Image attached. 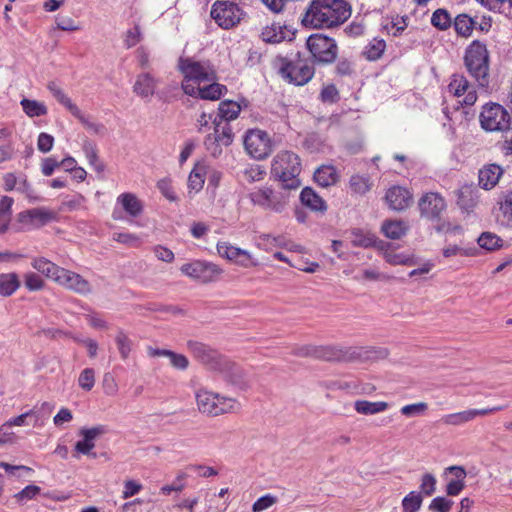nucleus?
Segmentation results:
<instances>
[{
	"mask_svg": "<svg viewBox=\"0 0 512 512\" xmlns=\"http://www.w3.org/2000/svg\"><path fill=\"white\" fill-rule=\"evenodd\" d=\"M446 471L454 476L446 485V493L449 496H457L465 488L466 471L462 466H450Z\"/></svg>",
	"mask_w": 512,
	"mask_h": 512,
	"instance_id": "obj_26",
	"label": "nucleus"
},
{
	"mask_svg": "<svg viewBox=\"0 0 512 512\" xmlns=\"http://www.w3.org/2000/svg\"><path fill=\"white\" fill-rule=\"evenodd\" d=\"M431 23L440 30H446L451 26L452 20L445 9H437L432 14Z\"/></svg>",
	"mask_w": 512,
	"mask_h": 512,
	"instance_id": "obj_52",
	"label": "nucleus"
},
{
	"mask_svg": "<svg viewBox=\"0 0 512 512\" xmlns=\"http://www.w3.org/2000/svg\"><path fill=\"white\" fill-rule=\"evenodd\" d=\"M47 89L53 95V97L62 104L74 117L80 121L84 120V115L78 106L72 102L70 97L64 92V90L55 81H50L47 84Z\"/></svg>",
	"mask_w": 512,
	"mask_h": 512,
	"instance_id": "obj_22",
	"label": "nucleus"
},
{
	"mask_svg": "<svg viewBox=\"0 0 512 512\" xmlns=\"http://www.w3.org/2000/svg\"><path fill=\"white\" fill-rule=\"evenodd\" d=\"M79 386L85 390L90 391L95 385V372L92 368H85L78 378Z\"/></svg>",
	"mask_w": 512,
	"mask_h": 512,
	"instance_id": "obj_56",
	"label": "nucleus"
},
{
	"mask_svg": "<svg viewBox=\"0 0 512 512\" xmlns=\"http://www.w3.org/2000/svg\"><path fill=\"white\" fill-rule=\"evenodd\" d=\"M56 219V212L44 208H32L17 214L13 229L16 232L40 228Z\"/></svg>",
	"mask_w": 512,
	"mask_h": 512,
	"instance_id": "obj_8",
	"label": "nucleus"
},
{
	"mask_svg": "<svg viewBox=\"0 0 512 512\" xmlns=\"http://www.w3.org/2000/svg\"><path fill=\"white\" fill-rule=\"evenodd\" d=\"M13 203V198L9 196L0 199V235L9 230Z\"/></svg>",
	"mask_w": 512,
	"mask_h": 512,
	"instance_id": "obj_36",
	"label": "nucleus"
},
{
	"mask_svg": "<svg viewBox=\"0 0 512 512\" xmlns=\"http://www.w3.org/2000/svg\"><path fill=\"white\" fill-rule=\"evenodd\" d=\"M277 501V498L271 494H266L259 499H257L252 505L253 512H262L272 505H274Z\"/></svg>",
	"mask_w": 512,
	"mask_h": 512,
	"instance_id": "obj_60",
	"label": "nucleus"
},
{
	"mask_svg": "<svg viewBox=\"0 0 512 512\" xmlns=\"http://www.w3.org/2000/svg\"><path fill=\"white\" fill-rule=\"evenodd\" d=\"M428 410V404L426 402H417L413 404H407L401 407L400 412L406 417H413L422 415Z\"/></svg>",
	"mask_w": 512,
	"mask_h": 512,
	"instance_id": "obj_55",
	"label": "nucleus"
},
{
	"mask_svg": "<svg viewBox=\"0 0 512 512\" xmlns=\"http://www.w3.org/2000/svg\"><path fill=\"white\" fill-rule=\"evenodd\" d=\"M20 286L17 274L7 273L0 275V294L3 296L12 295Z\"/></svg>",
	"mask_w": 512,
	"mask_h": 512,
	"instance_id": "obj_44",
	"label": "nucleus"
},
{
	"mask_svg": "<svg viewBox=\"0 0 512 512\" xmlns=\"http://www.w3.org/2000/svg\"><path fill=\"white\" fill-rule=\"evenodd\" d=\"M187 347L193 356L210 370H222L224 359L215 350L197 341H188Z\"/></svg>",
	"mask_w": 512,
	"mask_h": 512,
	"instance_id": "obj_15",
	"label": "nucleus"
},
{
	"mask_svg": "<svg viewBox=\"0 0 512 512\" xmlns=\"http://www.w3.org/2000/svg\"><path fill=\"white\" fill-rule=\"evenodd\" d=\"M475 21L467 14H459L453 22L457 35L461 37H469L474 29Z\"/></svg>",
	"mask_w": 512,
	"mask_h": 512,
	"instance_id": "obj_42",
	"label": "nucleus"
},
{
	"mask_svg": "<svg viewBox=\"0 0 512 512\" xmlns=\"http://www.w3.org/2000/svg\"><path fill=\"white\" fill-rule=\"evenodd\" d=\"M448 90L455 97L464 96L463 100L460 102L462 105L472 106L478 99L474 86L470 84L464 75L461 74H454L452 76L448 85Z\"/></svg>",
	"mask_w": 512,
	"mask_h": 512,
	"instance_id": "obj_16",
	"label": "nucleus"
},
{
	"mask_svg": "<svg viewBox=\"0 0 512 512\" xmlns=\"http://www.w3.org/2000/svg\"><path fill=\"white\" fill-rule=\"evenodd\" d=\"M20 105L26 115L30 118L44 116L48 112L46 105L37 100L24 98L21 100Z\"/></svg>",
	"mask_w": 512,
	"mask_h": 512,
	"instance_id": "obj_43",
	"label": "nucleus"
},
{
	"mask_svg": "<svg viewBox=\"0 0 512 512\" xmlns=\"http://www.w3.org/2000/svg\"><path fill=\"white\" fill-rule=\"evenodd\" d=\"M503 169L496 164L484 166L479 171V185L485 190H490L499 182Z\"/></svg>",
	"mask_w": 512,
	"mask_h": 512,
	"instance_id": "obj_24",
	"label": "nucleus"
},
{
	"mask_svg": "<svg viewBox=\"0 0 512 512\" xmlns=\"http://www.w3.org/2000/svg\"><path fill=\"white\" fill-rule=\"evenodd\" d=\"M207 167L204 163H197L188 177L189 194L198 193L204 185Z\"/></svg>",
	"mask_w": 512,
	"mask_h": 512,
	"instance_id": "obj_31",
	"label": "nucleus"
},
{
	"mask_svg": "<svg viewBox=\"0 0 512 512\" xmlns=\"http://www.w3.org/2000/svg\"><path fill=\"white\" fill-rule=\"evenodd\" d=\"M155 311L159 312L162 316L165 317H175V318H182V317H191L187 311L184 309L178 307V306H171V305H159L155 307Z\"/></svg>",
	"mask_w": 512,
	"mask_h": 512,
	"instance_id": "obj_53",
	"label": "nucleus"
},
{
	"mask_svg": "<svg viewBox=\"0 0 512 512\" xmlns=\"http://www.w3.org/2000/svg\"><path fill=\"white\" fill-rule=\"evenodd\" d=\"M158 80L150 73H141L137 76L133 86V92L142 97H151L157 88Z\"/></svg>",
	"mask_w": 512,
	"mask_h": 512,
	"instance_id": "obj_23",
	"label": "nucleus"
},
{
	"mask_svg": "<svg viewBox=\"0 0 512 512\" xmlns=\"http://www.w3.org/2000/svg\"><path fill=\"white\" fill-rule=\"evenodd\" d=\"M408 227L401 220H386L381 226L382 233L389 239H400L407 233Z\"/></svg>",
	"mask_w": 512,
	"mask_h": 512,
	"instance_id": "obj_35",
	"label": "nucleus"
},
{
	"mask_svg": "<svg viewBox=\"0 0 512 512\" xmlns=\"http://www.w3.org/2000/svg\"><path fill=\"white\" fill-rule=\"evenodd\" d=\"M31 265L35 270L42 273L48 279H51L55 283L56 277H58V275H60V271L63 270L62 267L56 265L55 263L51 262L50 260L44 257L34 258Z\"/></svg>",
	"mask_w": 512,
	"mask_h": 512,
	"instance_id": "obj_30",
	"label": "nucleus"
},
{
	"mask_svg": "<svg viewBox=\"0 0 512 512\" xmlns=\"http://www.w3.org/2000/svg\"><path fill=\"white\" fill-rule=\"evenodd\" d=\"M195 400L198 411L212 417L235 413L241 408L240 403L235 398L215 393L206 388L196 390Z\"/></svg>",
	"mask_w": 512,
	"mask_h": 512,
	"instance_id": "obj_5",
	"label": "nucleus"
},
{
	"mask_svg": "<svg viewBox=\"0 0 512 512\" xmlns=\"http://www.w3.org/2000/svg\"><path fill=\"white\" fill-rule=\"evenodd\" d=\"M101 386L104 394L109 397L116 396L119 391L118 383L111 373L103 375Z\"/></svg>",
	"mask_w": 512,
	"mask_h": 512,
	"instance_id": "obj_54",
	"label": "nucleus"
},
{
	"mask_svg": "<svg viewBox=\"0 0 512 512\" xmlns=\"http://www.w3.org/2000/svg\"><path fill=\"white\" fill-rule=\"evenodd\" d=\"M464 66L481 88L489 86L490 56L487 46L479 40L472 41L464 54Z\"/></svg>",
	"mask_w": 512,
	"mask_h": 512,
	"instance_id": "obj_2",
	"label": "nucleus"
},
{
	"mask_svg": "<svg viewBox=\"0 0 512 512\" xmlns=\"http://www.w3.org/2000/svg\"><path fill=\"white\" fill-rule=\"evenodd\" d=\"M306 45L315 61L332 63L337 56L336 42L327 36L314 34L307 38Z\"/></svg>",
	"mask_w": 512,
	"mask_h": 512,
	"instance_id": "obj_12",
	"label": "nucleus"
},
{
	"mask_svg": "<svg viewBox=\"0 0 512 512\" xmlns=\"http://www.w3.org/2000/svg\"><path fill=\"white\" fill-rule=\"evenodd\" d=\"M147 353L150 357H168L171 365L178 370H186L189 366V361L185 355L171 350L149 347Z\"/></svg>",
	"mask_w": 512,
	"mask_h": 512,
	"instance_id": "obj_28",
	"label": "nucleus"
},
{
	"mask_svg": "<svg viewBox=\"0 0 512 512\" xmlns=\"http://www.w3.org/2000/svg\"><path fill=\"white\" fill-rule=\"evenodd\" d=\"M440 421L443 425L446 426H461L472 420L470 417L469 410H464L460 412L443 415Z\"/></svg>",
	"mask_w": 512,
	"mask_h": 512,
	"instance_id": "obj_48",
	"label": "nucleus"
},
{
	"mask_svg": "<svg viewBox=\"0 0 512 512\" xmlns=\"http://www.w3.org/2000/svg\"><path fill=\"white\" fill-rule=\"evenodd\" d=\"M210 84L205 87H197V93L201 99H207V100H217L219 99L222 94L225 87L223 85H220L218 83L209 82Z\"/></svg>",
	"mask_w": 512,
	"mask_h": 512,
	"instance_id": "obj_47",
	"label": "nucleus"
},
{
	"mask_svg": "<svg viewBox=\"0 0 512 512\" xmlns=\"http://www.w3.org/2000/svg\"><path fill=\"white\" fill-rule=\"evenodd\" d=\"M314 73L313 65L299 56L295 60H284L280 68L281 76L289 83L297 86L308 83L313 78Z\"/></svg>",
	"mask_w": 512,
	"mask_h": 512,
	"instance_id": "obj_9",
	"label": "nucleus"
},
{
	"mask_svg": "<svg viewBox=\"0 0 512 512\" xmlns=\"http://www.w3.org/2000/svg\"><path fill=\"white\" fill-rule=\"evenodd\" d=\"M83 151L86 158L89 161V164L94 167V169L101 173L104 171V165L98 159L97 148L96 145L90 141H85L83 143Z\"/></svg>",
	"mask_w": 512,
	"mask_h": 512,
	"instance_id": "obj_49",
	"label": "nucleus"
},
{
	"mask_svg": "<svg viewBox=\"0 0 512 512\" xmlns=\"http://www.w3.org/2000/svg\"><path fill=\"white\" fill-rule=\"evenodd\" d=\"M56 284L81 295H87L92 292V286L88 280L84 279L80 274L65 268L56 277Z\"/></svg>",
	"mask_w": 512,
	"mask_h": 512,
	"instance_id": "obj_18",
	"label": "nucleus"
},
{
	"mask_svg": "<svg viewBox=\"0 0 512 512\" xmlns=\"http://www.w3.org/2000/svg\"><path fill=\"white\" fill-rule=\"evenodd\" d=\"M351 243L354 247L369 248L377 246L378 241L374 234L356 228L351 231Z\"/></svg>",
	"mask_w": 512,
	"mask_h": 512,
	"instance_id": "obj_39",
	"label": "nucleus"
},
{
	"mask_svg": "<svg viewBox=\"0 0 512 512\" xmlns=\"http://www.w3.org/2000/svg\"><path fill=\"white\" fill-rule=\"evenodd\" d=\"M213 124L214 133L206 137L204 145L210 155L217 158L222 154L223 147L233 142V133L230 124L218 121L217 117H214Z\"/></svg>",
	"mask_w": 512,
	"mask_h": 512,
	"instance_id": "obj_11",
	"label": "nucleus"
},
{
	"mask_svg": "<svg viewBox=\"0 0 512 512\" xmlns=\"http://www.w3.org/2000/svg\"><path fill=\"white\" fill-rule=\"evenodd\" d=\"M349 186L353 193L364 195L370 191L372 184L369 177L355 174L350 177Z\"/></svg>",
	"mask_w": 512,
	"mask_h": 512,
	"instance_id": "obj_46",
	"label": "nucleus"
},
{
	"mask_svg": "<svg viewBox=\"0 0 512 512\" xmlns=\"http://www.w3.org/2000/svg\"><path fill=\"white\" fill-rule=\"evenodd\" d=\"M350 7L344 0H313L303 16L305 26L333 27L350 17Z\"/></svg>",
	"mask_w": 512,
	"mask_h": 512,
	"instance_id": "obj_1",
	"label": "nucleus"
},
{
	"mask_svg": "<svg viewBox=\"0 0 512 512\" xmlns=\"http://www.w3.org/2000/svg\"><path fill=\"white\" fill-rule=\"evenodd\" d=\"M314 179L322 187L331 186L338 179L337 171L331 165H323L314 172Z\"/></svg>",
	"mask_w": 512,
	"mask_h": 512,
	"instance_id": "obj_37",
	"label": "nucleus"
},
{
	"mask_svg": "<svg viewBox=\"0 0 512 512\" xmlns=\"http://www.w3.org/2000/svg\"><path fill=\"white\" fill-rule=\"evenodd\" d=\"M301 203L313 212L325 213L326 202L310 187H305L300 193Z\"/></svg>",
	"mask_w": 512,
	"mask_h": 512,
	"instance_id": "obj_27",
	"label": "nucleus"
},
{
	"mask_svg": "<svg viewBox=\"0 0 512 512\" xmlns=\"http://www.w3.org/2000/svg\"><path fill=\"white\" fill-rule=\"evenodd\" d=\"M241 10L229 2H215L211 9V17L222 28L229 29L236 25L241 19Z\"/></svg>",
	"mask_w": 512,
	"mask_h": 512,
	"instance_id": "obj_14",
	"label": "nucleus"
},
{
	"mask_svg": "<svg viewBox=\"0 0 512 512\" xmlns=\"http://www.w3.org/2000/svg\"><path fill=\"white\" fill-rule=\"evenodd\" d=\"M116 343L121 357L123 359H127L131 351V342L127 335H125L123 332L118 333L116 336Z\"/></svg>",
	"mask_w": 512,
	"mask_h": 512,
	"instance_id": "obj_62",
	"label": "nucleus"
},
{
	"mask_svg": "<svg viewBox=\"0 0 512 512\" xmlns=\"http://www.w3.org/2000/svg\"><path fill=\"white\" fill-rule=\"evenodd\" d=\"M477 203V190L469 186L462 187L458 197L459 206L466 211H470Z\"/></svg>",
	"mask_w": 512,
	"mask_h": 512,
	"instance_id": "obj_41",
	"label": "nucleus"
},
{
	"mask_svg": "<svg viewBox=\"0 0 512 512\" xmlns=\"http://www.w3.org/2000/svg\"><path fill=\"white\" fill-rule=\"evenodd\" d=\"M389 404L385 401L371 402L368 400H357L354 403V409L362 415H374L386 411Z\"/></svg>",
	"mask_w": 512,
	"mask_h": 512,
	"instance_id": "obj_33",
	"label": "nucleus"
},
{
	"mask_svg": "<svg viewBox=\"0 0 512 512\" xmlns=\"http://www.w3.org/2000/svg\"><path fill=\"white\" fill-rule=\"evenodd\" d=\"M178 69L184 77L182 89L189 96H196L197 87L201 83L212 82L216 78L213 68L207 62L196 61L189 57L179 58Z\"/></svg>",
	"mask_w": 512,
	"mask_h": 512,
	"instance_id": "obj_4",
	"label": "nucleus"
},
{
	"mask_svg": "<svg viewBox=\"0 0 512 512\" xmlns=\"http://www.w3.org/2000/svg\"><path fill=\"white\" fill-rule=\"evenodd\" d=\"M217 252L221 257L245 268L258 264L249 251L235 247L228 242H219Z\"/></svg>",
	"mask_w": 512,
	"mask_h": 512,
	"instance_id": "obj_19",
	"label": "nucleus"
},
{
	"mask_svg": "<svg viewBox=\"0 0 512 512\" xmlns=\"http://www.w3.org/2000/svg\"><path fill=\"white\" fill-rule=\"evenodd\" d=\"M420 489L424 495L431 496L436 490V478L430 473L424 474L421 479Z\"/></svg>",
	"mask_w": 512,
	"mask_h": 512,
	"instance_id": "obj_61",
	"label": "nucleus"
},
{
	"mask_svg": "<svg viewBox=\"0 0 512 512\" xmlns=\"http://www.w3.org/2000/svg\"><path fill=\"white\" fill-rule=\"evenodd\" d=\"M28 417L34 418V423H33L34 427H42L43 426V421L39 423L41 416L36 412V409H30L29 411H26L25 413H22L16 417H13V418L9 419L8 421H6L5 423H3L1 426L3 427V429L5 427L23 426L25 424V420Z\"/></svg>",
	"mask_w": 512,
	"mask_h": 512,
	"instance_id": "obj_45",
	"label": "nucleus"
},
{
	"mask_svg": "<svg viewBox=\"0 0 512 512\" xmlns=\"http://www.w3.org/2000/svg\"><path fill=\"white\" fill-rule=\"evenodd\" d=\"M25 287L30 291H39L44 288L43 279L36 273L29 272L24 275Z\"/></svg>",
	"mask_w": 512,
	"mask_h": 512,
	"instance_id": "obj_57",
	"label": "nucleus"
},
{
	"mask_svg": "<svg viewBox=\"0 0 512 512\" xmlns=\"http://www.w3.org/2000/svg\"><path fill=\"white\" fill-rule=\"evenodd\" d=\"M423 498L419 492L411 491L402 500L403 512H417L422 505Z\"/></svg>",
	"mask_w": 512,
	"mask_h": 512,
	"instance_id": "obj_50",
	"label": "nucleus"
},
{
	"mask_svg": "<svg viewBox=\"0 0 512 512\" xmlns=\"http://www.w3.org/2000/svg\"><path fill=\"white\" fill-rule=\"evenodd\" d=\"M384 259L391 265H411L413 263L409 256L394 251H386Z\"/></svg>",
	"mask_w": 512,
	"mask_h": 512,
	"instance_id": "obj_58",
	"label": "nucleus"
},
{
	"mask_svg": "<svg viewBox=\"0 0 512 512\" xmlns=\"http://www.w3.org/2000/svg\"><path fill=\"white\" fill-rule=\"evenodd\" d=\"M143 486L141 483L135 480H126L124 482V488L122 491V498L128 499L136 494H138L142 490Z\"/></svg>",
	"mask_w": 512,
	"mask_h": 512,
	"instance_id": "obj_64",
	"label": "nucleus"
},
{
	"mask_svg": "<svg viewBox=\"0 0 512 512\" xmlns=\"http://www.w3.org/2000/svg\"><path fill=\"white\" fill-rule=\"evenodd\" d=\"M301 162L297 154L291 151H280L271 163V175L281 182L287 190H296L300 187Z\"/></svg>",
	"mask_w": 512,
	"mask_h": 512,
	"instance_id": "obj_3",
	"label": "nucleus"
},
{
	"mask_svg": "<svg viewBox=\"0 0 512 512\" xmlns=\"http://www.w3.org/2000/svg\"><path fill=\"white\" fill-rule=\"evenodd\" d=\"M497 221L504 227H512V191L503 195L500 200Z\"/></svg>",
	"mask_w": 512,
	"mask_h": 512,
	"instance_id": "obj_32",
	"label": "nucleus"
},
{
	"mask_svg": "<svg viewBox=\"0 0 512 512\" xmlns=\"http://www.w3.org/2000/svg\"><path fill=\"white\" fill-rule=\"evenodd\" d=\"M479 121L482 129L487 132L505 131L510 125V115L502 105L488 103L483 106Z\"/></svg>",
	"mask_w": 512,
	"mask_h": 512,
	"instance_id": "obj_7",
	"label": "nucleus"
},
{
	"mask_svg": "<svg viewBox=\"0 0 512 512\" xmlns=\"http://www.w3.org/2000/svg\"><path fill=\"white\" fill-rule=\"evenodd\" d=\"M418 207L422 217L431 221L439 220L446 209V202L440 194L430 192L420 198Z\"/></svg>",
	"mask_w": 512,
	"mask_h": 512,
	"instance_id": "obj_17",
	"label": "nucleus"
},
{
	"mask_svg": "<svg viewBox=\"0 0 512 512\" xmlns=\"http://www.w3.org/2000/svg\"><path fill=\"white\" fill-rule=\"evenodd\" d=\"M117 204L132 218L140 216L143 212L141 200L131 192H125L117 197Z\"/></svg>",
	"mask_w": 512,
	"mask_h": 512,
	"instance_id": "obj_25",
	"label": "nucleus"
},
{
	"mask_svg": "<svg viewBox=\"0 0 512 512\" xmlns=\"http://www.w3.org/2000/svg\"><path fill=\"white\" fill-rule=\"evenodd\" d=\"M477 242L481 248H484L488 251L495 250L502 246L501 238L491 232H483L478 237Z\"/></svg>",
	"mask_w": 512,
	"mask_h": 512,
	"instance_id": "obj_51",
	"label": "nucleus"
},
{
	"mask_svg": "<svg viewBox=\"0 0 512 512\" xmlns=\"http://www.w3.org/2000/svg\"><path fill=\"white\" fill-rule=\"evenodd\" d=\"M54 145V137L48 133L41 132L37 139V148L42 153L51 151Z\"/></svg>",
	"mask_w": 512,
	"mask_h": 512,
	"instance_id": "obj_63",
	"label": "nucleus"
},
{
	"mask_svg": "<svg viewBox=\"0 0 512 512\" xmlns=\"http://www.w3.org/2000/svg\"><path fill=\"white\" fill-rule=\"evenodd\" d=\"M386 49V42L381 38H373L365 47L363 55L369 61L380 59Z\"/></svg>",
	"mask_w": 512,
	"mask_h": 512,
	"instance_id": "obj_40",
	"label": "nucleus"
},
{
	"mask_svg": "<svg viewBox=\"0 0 512 512\" xmlns=\"http://www.w3.org/2000/svg\"><path fill=\"white\" fill-rule=\"evenodd\" d=\"M105 432V427L102 425L81 429L80 435L83 439L76 442L75 451L79 454L91 455V451L95 448V439Z\"/></svg>",
	"mask_w": 512,
	"mask_h": 512,
	"instance_id": "obj_20",
	"label": "nucleus"
},
{
	"mask_svg": "<svg viewBox=\"0 0 512 512\" xmlns=\"http://www.w3.org/2000/svg\"><path fill=\"white\" fill-rule=\"evenodd\" d=\"M244 148L252 158L263 160L272 152L273 142L267 132L260 129H251L245 134Z\"/></svg>",
	"mask_w": 512,
	"mask_h": 512,
	"instance_id": "obj_10",
	"label": "nucleus"
},
{
	"mask_svg": "<svg viewBox=\"0 0 512 512\" xmlns=\"http://www.w3.org/2000/svg\"><path fill=\"white\" fill-rule=\"evenodd\" d=\"M180 271L186 276L204 283L215 281L223 273L218 265L200 260L183 264Z\"/></svg>",
	"mask_w": 512,
	"mask_h": 512,
	"instance_id": "obj_13",
	"label": "nucleus"
},
{
	"mask_svg": "<svg viewBox=\"0 0 512 512\" xmlns=\"http://www.w3.org/2000/svg\"><path fill=\"white\" fill-rule=\"evenodd\" d=\"M385 198L390 209L403 211L409 207L412 195L407 189L400 186H394L388 189Z\"/></svg>",
	"mask_w": 512,
	"mask_h": 512,
	"instance_id": "obj_21",
	"label": "nucleus"
},
{
	"mask_svg": "<svg viewBox=\"0 0 512 512\" xmlns=\"http://www.w3.org/2000/svg\"><path fill=\"white\" fill-rule=\"evenodd\" d=\"M241 107L234 101H223L219 104L217 119L228 123L238 117Z\"/></svg>",
	"mask_w": 512,
	"mask_h": 512,
	"instance_id": "obj_38",
	"label": "nucleus"
},
{
	"mask_svg": "<svg viewBox=\"0 0 512 512\" xmlns=\"http://www.w3.org/2000/svg\"><path fill=\"white\" fill-rule=\"evenodd\" d=\"M247 197L254 206L279 214L286 209L289 202L288 193L274 190L269 186L256 188L249 192Z\"/></svg>",
	"mask_w": 512,
	"mask_h": 512,
	"instance_id": "obj_6",
	"label": "nucleus"
},
{
	"mask_svg": "<svg viewBox=\"0 0 512 512\" xmlns=\"http://www.w3.org/2000/svg\"><path fill=\"white\" fill-rule=\"evenodd\" d=\"M302 354L313 355L325 361H342L346 359V352H344L341 349L329 346L314 349L306 348L305 351L302 352Z\"/></svg>",
	"mask_w": 512,
	"mask_h": 512,
	"instance_id": "obj_29",
	"label": "nucleus"
},
{
	"mask_svg": "<svg viewBox=\"0 0 512 512\" xmlns=\"http://www.w3.org/2000/svg\"><path fill=\"white\" fill-rule=\"evenodd\" d=\"M453 504L452 500L438 496L431 501L429 509L432 512H449Z\"/></svg>",
	"mask_w": 512,
	"mask_h": 512,
	"instance_id": "obj_59",
	"label": "nucleus"
},
{
	"mask_svg": "<svg viewBox=\"0 0 512 512\" xmlns=\"http://www.w3.org/2000/svg\"><path fill=\"white\" fill-rule=\"evenodd\" d=\"M288 30L277 23H272L263 28L261 32V38L264 42L267 43H280L284 39H286Z\"/></svg>",
	"mask_w": 512,
	"mask_h": 512,
	"instance_id": "obj_34",
	"label": "nucleus"
}]
</instances>
